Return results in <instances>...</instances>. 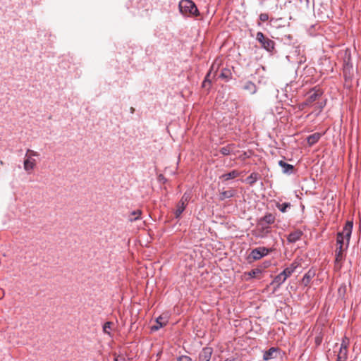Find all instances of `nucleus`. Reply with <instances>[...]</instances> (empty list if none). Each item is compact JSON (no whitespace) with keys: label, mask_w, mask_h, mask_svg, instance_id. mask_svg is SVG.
Wrapping results in <instances>:
<instances>
[{"label":"nucleus","mask_w":361,"mask_h":361,"mask_svg":"<svg viewBox=\"0 0 361 361\" xmlns=\"http://www.w3.org/2000/svg\"><path fill=\"white\" fill-rule=\"evenodd\" d=\"M259 174L257 173L253 172L246 178V182L249 183L250 185H254L257 180L259 179Z\"/></svg>","instance_id":"obj_24"},{"label":"nucleus","mask_w":361,"mask_h":361,"mask_svg":"<svg viewBox=\"0 0 361 361\" xmlns=\"http://www.w3.org/2000/svg\"><path fill=\"white\" fill-rule=\"evenodd\" d=\"M326 103L324 102L318 103V109L319 111H322V109L324 107Z\"/></svg>","instance_id":"obj_37"},{"label":"nucleus","mask_w":361,"mask_h":361,"mask_svg":"<svg viewBox=\"0 0 361 361\" xmlns=\"http://www.w3.org/2000/svg\"><path fill=\"white\" fill-rule=\"evenodd\" d=\"M315 276V271L312 269H310L302 277V282L304 286H307L309 285L312 279Z\"/></svg>","instance_id":"obj_15"},{"label":"nucleus","mask_w":361,"mask_h":361,"mask_svg":"<svg viewBox=\"0 0 361 361\" xmlns=\"http://www.w3.org/2000/svg\"><path fill=\"white\" fill-rule=\"evenodd\" d=\"M224 361H231V360H228V359H226V360H225Z\"/></svg>","instance_id":"obj_39"},{"label":"nucleus","mask_w":361,"mask_h":361,"mask_svg":"<svg viewBox=\"0 0 361 361\" xmlns=\"http://www.w3.org/2000/svg\"><path fill=\"white\" fill-rule=\"evenodd\" d=\"M343 249L340 250L339 248H337L336 250V259H335V266L338 268L341 267L340 263L343 259Z\"/></svg>","instance_id":"obj_19"},{"label":"nucleus","mask_w":361,"mask_h":361,"mask_svg":"<svg viewBox=\"0 0 361 361\" xmlns=\"http://www.w3.org/2000/svg\"><path fill=\"white\" fill-rule=\"evenodd\" d=\"M242 89L247 91L250 94H254L257 92V87L256 85L252 81H245L242 86Z\"/></svg>","instance_id":"obj_10"},{"label":"nucleus","mask_w":361,"mask_h":361,"mask_svg":"<svg viewBox=\"0 0 361 361\" xmlns=\"http://www.w3.org/2000/svg\"><path fill=\"white\" fill-rule=\"evenodd\" d=\"M256 39L260 43L261 47L268 52H272L275 48V42L264 36L262 32H258L256 35Z\"/></svg>","instance_id":"obj_4"},{"label":"nucleus","mask_w":361,"mask_h":361,"mask_svg":"<svg viewBox=\"0 0 361 361\" xmlns=\"http://www.w3.org/2000/svg\"><path fill=\"white\" fill-rule=\"evenodd\" d=\"M271 248H267L266 247H258L251 250L249 254L248 259L252 261L259 260L262 257L268 255L272 252Z\"/></svg>","instance_id":"obj_5"},{"label":"nucleus","mask_w":361,"mask_h":361,"mask_svg":"<svg viewBox=\"0 0 361 361\" xmlns=\"http://www.w3.org/2000/svg\"><path fill=\"white\" fill-rule=\"evenodd\" d=\"M348 345H349V339L346 336H345L342 339V342H341L340 348L342 349H348Z\"/></svg>","instance_id":"obj_33"},{"label":"nucleus","mask_w":361,"mask_h":361,"mask_svg":"<svg viewBox=\"0 0 361 361\" xmlns=\"http://www.w3.org/2000/svg\"><path fill=\"white\" fill-rule=\"evenodd\" d=\"M303 233L300 230H296L291 232L287 236V240L289 243H295L300 240Z\"/></svg>","instance_id":"obj_9"},{"label":"nucleus","mask_w":361,"mask_h":361,"mask_svg":"<svg viewBox=\"0 0 361 361\" xmlns=\"http://www.w3.org/2000/svg\"><path fill=\"white\" fill-rule=\"evenodd\" d=\"M276 351L275 348H271L268 350L265 351L263 355V359L264 360H269L273 358V354Z\"/></svg>","instance_id":"obj_30"},{"label":"nucleus","mask_w":361,"mask_h":361,"mask_svg":"<svg viewBox=\"0 0 361 361\" xmlns=\"http://www.w3.org/2000/svg\"><path fill=\"white\" fill-rule=\"evenodd\" d=\"M159 180H165V178L164 177V176H163V175H160V176H159Z\"/></svg>","instance_id":"obj_38"},{"label":"nucleus","mask_w":361,"mask_h":361,"mask_svg":"<svg viewBox=\"0 0 361 361\" xmlns=\"http://www.w3.org/2000/svg\"><path fill=\"white\" fill-rule=\"evenodd\" d=\"M232 76V73L230 69L228 68H223L219 75V78L224 80L225 81H228Z\"/></svg>","instance_id":"obj_22"},{"label":"nucleus","mask_w":361,"mask_h":361,"mask_svg":"<svg viewBox=\"0 0 361 361\" xmlns=\"http://www.w3.org/2000/svg\"><path fill=\"white\" fill-rule=\"evenodd\" d=\"M300 263L297 261H294L293 263L290 264L289 267H286L282 271L284 275L288 278L292 275V274L295 271V269L298 267Z\"/></svg>","instance_id":"obj_14"},{"label":"nucleus","mask_w":361,"mask_h":361,"mask_svg":"<svg viewBox=\"0 0 361 361\" xmlns=\"http://www.w3.org/2000/svg\"><path fill=\"white\" fill-rule=\"evenodd\" d=\"M353 227V221H348L346 222L345 226H343L342 231L338 232V234L341 235V236L345 237L346 240V247L348 246L349 241L350 239Z\"/></svg>","instance_id":"obj_7"},{"label":"nucleus","mask_w":361,"mask_h":361,"mask_svg":"<svg viewBox=\"0 0 361 361\" xmlns=\"http://www.w3.org/2000/svg\"><path fill=\"white\" fill-rule=\"evenodd\" d=\"M257 231L259 232L257 236L260 238L266 237L271 232L269 226H266L265 224L259 225V222L257 223Z\"/></svg>","instance_id":"obj_13"},{"label":"nucleus","mask_w":361,"mask_h":361,"mask_svg":"<svg viewBox=\"0 0 361 361\" xmlns=\"http://www.w3.org/2000/svg\"><path fill=\"white\" fill-rule=\"evenodd\" d=\"M259 225L272 224L275 222V216L271 213H267L264 216L259 219Z\"/></svg>","instance_id":"obj_11"},{"label":"nucleus","mask_w":361,"mask_h":361,"mask_svg":"<svg viewBox=\"0 0 361 361\" xmlns=\"http://www.w3.org/2000/svg\"><path fill=\"white\" fill-rule=\"evenodd\" d=\"M213 353V349L210 347L203 348L202 351L199 354L200 361H210L212 355Z\"/></svg>","instance_id":"obj_8"},{"label":"nucleus","mask_w":361,"mask_h":361,"mask_svg":"<svg viewBox=\"0 0 361 361\" xmlns=\"http://www.w3.org/2000/svg\"><path fill=\"white\" fill-rule=\"evenodd\" d=\"M180 13L186 17L198 16L200 12L192 0H181L178 4Z\"/></svg>","instance_id":"obj_1"},{"label":"nucleus","mask_w":361,"mask_h":361,"mask_svg":"<svg viewBox=\"0 0 361 361\" xmlns=\"http://www.w3.org/2000/svg\"><path fill=\"white\" fill-rule=\"evenodd\" d=\"M39 154L37 152L32 149H27L25 154L23 166L25 171L30 173L36 166V160L34 157H38Z\"/></svg>","instance_id":"obj_3"},{"label":"nucleus","mask_w":361,"mask_h":361,"mask_svg":"<svg viewBox=\"0 0 361 361\" xmlns=\"http://www.w3.org/2000/svg\"><path fill=\"white\" fill-rule=\"evenodd\" d=\"M262 271L259 269H253L248 272H245V275H247L248 278L246 279L248 280L252 278H255L258 274H261Z\"/></svg>","instance_id":"obj_29"},{"label":"nucleus","mask_w":361,"mask_h":361,"mask_svg":"<svg viewBox=\"0 0 361 361\" xmlns=\"http://www.w3.org/2000/svg\"><path fill=\"white\" fill-rule=\"evenodd\" d=\"M336 243L337 245H338V248H339L340 250L343 249L344 246L346 247L345 238V237L341 236V235L337 234Z\"/></svg>","instance_id":"obj_27"},{"label":"nucleus","mask_w":361,"mask_h":361,"mask_svg":"<svg viewBox=\"0 0 361 361\" xmlns=\"http://www.w3.org/2000/svg\"><path fill=\"white\" fill-rule=\"evenodd\" d=\"M111 325H112V322H106L104 323V324L103 326V331L105 334H110L109 330L111 328Z\"/></svg>","instance_id":"obj_32"},{"label":"nucleus","mask_w":361,"mask_h":361,"mask_svg":"<svg viewBox=\"0 0 361 361\" xmlns=\"http://www.w3.org/2000/svg\"><path fill=\"white\" fill-rule=\"evenodd\" d=\"M190 199V193L185 192L176 206V209L175 211V217L176 219L179 218L181 214L184 212Z\"/></svg>","instance_id":"obj_6"},{"label":"nucleus","mask_w":361,"mask_h":361,"mask_svg":"<svg viewBox=\"0 0 361 361\" xmlns=\"http://www.w3.org/2000/svg\"><path fill=\"white\" fill-rule=\"evenodd\" d=\"M348 359V349L339 348L336 361H346Z\"/></svg>","instance_id":"obj_23"},{"label":"nucleus","mask_w":361,"mask_h":361,"mask_svg":"<svg viewBox=\"0 0 361 361\" xmlns=\"http://www.w3.org/2000/svg\"><path fill=\"white\" fill-rule=\"evenodd\" d=\"M157 325L152 326V331H157L161 327L164 326L167 324V320L165 319L162 316H159L156 319Z\"/></svg>","instance_id":"obj_16"},{"label":"nucleus","mask_w":361,"mask_h":361,"mask_svg":"<svg viewBox=\"0 0 361 361\" xmlns=\"http://www.w3.org/2000/svg\"><path fill=\"white\" fill-rule=\"evenodd\" d=\"M235 192L233 190L223 191L219 194V200H224L225 199L233 197L235 196Z\"/></svg>","instance_id":"obj_20"},{"label":"nucleus","mask_w":361,"mask_h":361,"mask_svg":"<svg viewBox=\"0 0 361 361\" xmlns=\"http://www.w3.org/2000/svg\"><path fill=\"white\" fill-rule=\"evenodd\" d=\"M279 165L282 169V172L286 174L290 175L294 173V166L283 160L279 161Z\"/></svg>","instance_id":"obj_12"},{"label":"nucleus","mask_w":361,"mask_h":361,"mask_svg":"<svg viewBox=\"0 0 361 361\" xmlns=\"http://www.w3.org/2000/svg\"><path fill=\"white\" fill-rule=\"evenodd\" d=\"M276 208L281 212L282 213H285L287 212V209L290 208L291 204L290 202H283V203H279L277 202L276 204Z\"/></svg>","instance_id":"obj_26"},{"label":"nucleus","mask_w":361,"mask_h":361,"mask_svg":"<svg viewBox=\"0 0 361 361\" xmlns=\"http://www.w3.org/2000/svg\"><path fill=\"white\" fill-rule=\"evenodd\" d=\"M343 77L345 79L344 85L347 88H350L352 86L353 80L355 77V71L353 69V63L349 60L345 61L343 64Z\"/></svg>","instance_id":"obj_2"},{"label":"nucleus","mask_w":361,"mask_h":361,"mask_svg":"<svg viewBox=\"0 0 361 361\" xmlns=\"http://www.w3.org/2000/svg\"><path fill=\"white\" fill-rule=\"evenodd\" d=\"M260 21L265 22L269 19V16L267 13H263L259 15Z\"/></svg>","instance_id":"obj_35"},{"label":"nucleus","mask_w":361,"mask_h":361,"mask_svg":"<svg viewBox=\"0 0 361 361\" xmlns=\"http://www.w3.org/2000/svg\"><path fill=\"white\" fill-rule=\"evenodd\" d=\"M322 95V92L319 91H314L313 92H311L310 96L307 99L308 103H312L315 102L319 97Z\"/></svg>","instance_id":"obj_28"},{"label":"nucleus","mask_w":361,"mask_h":361,"mask_svg":"<svg viewBox=\"0 0 361 361\" xmlns=\"http://www.w3.org/2000/svg\"><path fill=\"white\" fill-rule=\"evenodd\" d=\"M286 279H287V277L281 271L280 274H279L277 276H275V278L273 280L272 283H275L277 285L278 287H279L281 285H282L286 281Z\"/></svg>","instance_id":"obj_18"},{"label":"nucleus","mask_w":361,"mask_h":361,"mask_svg":"<svg viewBox=\"0 0 361 361\" xmlns=\"http://www.w3.org/2000/svg\"><path fill=\"white\" fill-rule=\"evenodd\" d=\"M239 176V173L238 171H235V170H233L229 173H225L224 175L221 176V178L224 180H231V179H233L236 177H238Z\"/></svg>","instance_id":"obj_25"},{"label":"nucleus","mask_w":361,"mask_h":361,"mask_svg":"<svg viewBox=\"0 0 361 361\" xmlns=\"http://www.w3.org/2000/svg\"><path fill=\"white\" fill-rule=\"evenodd\" d=\"M210 75V71L207 74L203 82H202V86L203 87H205L207 85V84H210V80L208 79V78L209 77Z\"/></svg>","instance_id":"obj_36"},{"label":"nucleus","mask_w":361,"mask_h":361,"mask_svg":"<svg viewBox=\"0 0 361 361\" xmlns=\"http://www.w3.org/2000/svg\"><path fill=\"white\" fill-rule=\"evenodd\" d=\"M178 361H192V358L188 355H181L177 358Z\"/></svg>","instance_id":"obj_34"},{"label":"nucleus","mask_w":361,"mask_h":361,"mask_svg":"<svg viewBox=\"0 0 361 361\" xmlns=\"http://www.w3.org/2000/svg\"><path fill=\"white\" fill-rule=\"evenodd\" d=\"M321 137V134L319 133H315L309 135L307 138V142L310 146H312L317 143Z\"/></svg>","instance_id":"obj_17"},{"label":"nucleus","mask_w":361,"mask_h":361,"mask_svg":"<svg viewBox=\"0 0 361 361\" xmlns=\"http://www.w3.org/2000/svg\"><path fill=\"white\" fill-rule=\"evenodd\" d=\"M141 215L142 211L140 209L133 211L129 215L128 221L130 222H133L137 220H139L141 218Z\"/></svg>","instance_id":"obj_21"},{"label":"nucleus","mask_w":361,"mask_h":361,"mask_svg":"<svg viewBox=\"0 0 361 361\" xmlns=\"http://www.w3.org/2000/svg\"><path fill=\"white\" fill-rule=\"evenodd\" d=\"M232 148H233L232 145H228L227 146L221 148L220 152L223 155H228L231 152Z\"/></svg>","instance_id":"obj_31"}]
</instances>
